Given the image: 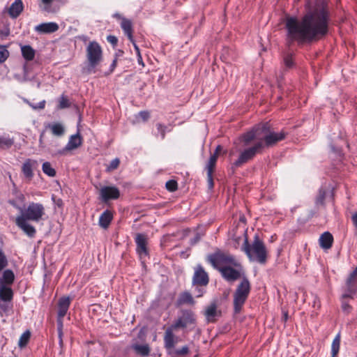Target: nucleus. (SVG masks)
Returning a JSON list of instances; mask_svg holds the SVG:
<instances>
[{
    "label": "nucleus",
    "instance_id": "nucleus-1",
    "mask_svg": "<svg viewBox=\"0 0 357 357\" xmlns=\"http://www.w3.org/2000/svg\"><path fill=\"white\" fill-rule=\"evenodd\" d=\"M330 13L327 6L321 2L310 8L299 20L289 17L286 20L287 41L292 43H311L324 38L328 33Z\"/></svg>",
    "mask_w": 357,
    "mask_h": 357
},
{
    "label": "nucleus",
    "instance_id": "nucleus-2",
    "mask_svg": "<svg viewBox=\"0 0 357 357\" xmlns=\"http://www.w3.org/2000/svg\"><path fill=\"white\" fill-rule=\"evenodd\" d=\"M207 261L215 268L218 269L222 277L229 282H233L239 278L242 279L240 271L230 266H223L218 267L220 264H232L236 266V261L234 257L230 255H225L221 252H216L207 257Z\"/></svg>",
    "mask_w": 357,
    "mask_h": 357
},
{
    "label": "nucleus",
    "instance_id": "nucleus-3",
    "mask_svg": "<svg viewBox=\"0 0 357 357\" xmlns=\"http://www.w3.org/2000/svg\"><path fill=\"white\" fill-rule=\"evenodd\" d=\"M241 250L245 252L250 261L264 264L267 261L266 248L258 234L255 235L252 243H249L248 236L245 235Z\"/></svg>",
    "mask_w": 357,
    "mask_h": 357
},
{
    "label": "nucleus",
    "instance_id": "nucleus-4",
    "mask_svg": "<svg viewBox=\"0 0 357 357\" xmlns=\"http://www.w3.org/2000/svg\"><path fill=\"white\" fill-rule=\"evenodd\" d=\"M86 56L87 65L84 68V72L95 73V69L100 65L103 58L102 47L98 42L91 41L89 43L86 48Z\"/></svg>",
    "mask_w": 357,
    "mask_h": 357
},
{
    "label": "nucleus",
    "instance_id": "nucleus-5",
    "mask_svg": "<svg viewBox=\"0 0 357 357\" xmlns=\"http://www.w3.org/2000/svg\"><path fill=\"white\" fill-rule=\"evenodd\" d=\"M251 290V285L249 280L245 275H243L241 282L238 284L234 293V311L238 314L246 300L248 298Z\"/></svg>",
    "mask_w": 357,
    "mask_h": 357
},
{
    "label": "nucleus",
    "instance_id": "nucleus-6",
    "mask_svg": "<svg viewBox=\"0 0 357 357\" xmlns=\"http://www.w3.org/2000/svg\"><path fill=\"white\" fill-rule=\"evenodd\" d=\"M45 214V207L42 204L31 202L26 208L22 210L21 215L18 217L38 222L43 219Z\"/></svg>",
    "mask_w": 357,
    "mask_h": 357
},
{
    "label": "nucleus",
    "instance_id": "nucleus-7",
    "mask_svg": "<svg viewBox=\"0 0 357 357\" xmlns=\"http://www.w3.org/2000/svg\"><path fill=\"white\" fill-rule=\"evenodd\" d=\"M264 149L262 141H258L254 146L245 149L241 153L238 158L234 162V165L236 167H241L252 159L257 153H259Z\"/></svg>",
    "mask_w": 357,
    "mask_h": 357
},
{
    "label": "nucleus",
    "instance_id": "nucleus-8",
    "mask_svg": "<svg viewBox=\"0 0 357 357\" xmlns=\"http://www.w3.org/2000/svg\"><path fill=\"white\" fill-rule=\"evenodd\" d=\"M286 136L285 132L281 131L280 132H275L270 130V126L268 124V129L265 131L261 130V139L264 143V148L265 146L270 147L275 145L280 141L284 139Z\"/></svg>",
    "mask_w": 357,
    "mask_h": 357
},
{
    "label": "nucleus",
    "instance_id": "nucleus-9",
    "mask_svg": "<svg viewBox=\"0 0 357 357\" xmlns=\"http://www.w3.org/2000/svg\"><path fill=\"white\" fill-rule=\"evenodd\" d=\"M196 324V318L195 313L190 310H184L181 311V315L172 324L174 329L184 328L190 325Z\"/></svg>",
    "mask_w": 357,
    "mask_h": 357
},
{
    "label": "nucleus",
    "instance_id": "nucleus-10",
    "mask_svg": "<svg viewBox=\"0 0 357 357\" xmlns=\"http://www.w3.org/2000/svg\"><path fill=\"white\" fill-rule=\"evenodd\" d=\"M268 129V123L257 125L250 131L243 134L241 136V140L244 146H248L254 139H261V130L266 131Z\"/></svg>",
    "mask_w": 357,
    "mask_h": 357
},
{
    "label": "nucleus",
    "instance_id": "nucleus-11",
    "mask_svg": "<svg viewBox=\"0 0 357 357\" xmlns=\"http://www.w3.org/2000/svg\"><path fill=\"white\" fill-rule=\"evenodd\" d=\"M192 277V284L195 286H207L209 282V277L201 264L195 267Z\"/></svg>",
    "mask_w": 357,
    "mask_h": 357
},
{
    "label": "nucleus",
    "instance_id": "nucleus-12",
    "mask_svg": "<svg viewBox=\"0 0 357 357\" xmlns=\"http://www.w3.org/2000/svg\"><path fill=\"white\" fill-rule=\"evenodd\" d=\"M135 242L136 243V252L139 257L147 256L149 255L147 235L137 233L135 237Z\"/></svg>",
    "mask_w": 357,
    "mask_h": 357
},
{
    "label": "nucleus",
    "instance_id": "nucleus-13",
    "mask_svg": "<svg viewBox=\"0 0 357 357\" xmlns=\"http://www.w3.org/2000/svg\"><path fill=\"white\" fill-rule=\"evenodd\" d=\"M100 195L102 202H107L111 199H118L120 191L115 186H104L100 190Z\"/></svg>",
    "mask_w": 357,
    "mask_h": 357
},
{
    "label": "nucleus",
    "instance_id": "nucleus-14",
    "mask_svg": "<svg viewBox=\"0 0 357 357\" xmlns=\"http://www.w3.org/2000/svg\"><path fill=\"white\" fill-rule=\"evenodd\" d=\"M29 221L28 220L17 216L15 220V224L27 236L33 238L36 236V229L33 225L29 223Z\"/></svg>",
    "mask_w": 357,
    "mask_h": 357
},
{
    "label": "nucleus",
    "instance_id": "nucleus-15",
    "mask_svg": "<svg viewBox=\"0 0 357 357\" xmlns=\"http://www.w3.org/2000/svg\"><path fill=\"white\" fill-rule=\"evenodd\" d=\"M82 137L78 132L76 134L73 135L70 137L68 142L67 143L66 146L63 149L59 150L57 153L59 155H63L66 153V151L77 149L82 145Z\"/></svg>",
    "mask_w": 357,
    "mask_h": 357
},
{
    "label": "nucleus",
    "instance_id": "nucleus-16",
    "mask_svg": "<svg viewBox=\"0 0 357 357\" xmlns=\"http://www.w3.org/2000/svg\"><path fill=\"white\" fill-rule=\"evenodd\" d=\"M71 299L69 296H63L58 301L57 316L59 318H63L69 309Z\"/></svg>",
    "mask_w": 357,
    "mask_h": 357
},
{
    "label": "nucleus",
    "instance_id": "nucleus-17",
    "mask_svg": "<svg viewBox=\"0 0 357 357\" xmlns=\"http://www.w3.org/2000/svg\"><path fill=\"white\" fill-rule=\"evenodd\" d=\"M38 166V162L35 160L27 159L23 163L22 171L24 176L29 179H31L33 176V169Z\"/></svg>",
    "mask_w": 357,
    "mask_h": 357
},
{
    "label": "nucleus",
    "instance_id": "nucleus-18",
    "mask_svg": "<svg viewBox=\"0 0 357 357\" xmlns=\"http://www.w3.org/2000/svg\"><path fill=\"white\" fill-rule=\"evenodd\" d=\"M356 278L357 275H354V271H352L346 282L347 288L348 290V294H344L342 297L343 298H351L350 294H355L357 292V287H356Z\"/></svg>",
    "mask_w": 357,
    "mask_h": 357
},
{
    "label": "nucleus",
    "instance_id": "nucleus-19",
    "mask_svg": "<svg viewBox=\"0 0 357 357\" xmlns=\"http://www.w3.org/2000/svg\"><path fill=\"white\" fill-rule=\"evenodd\" d=\"M24 4L22 0H15L8 9V13L11 18H17L23 11Z\"/></svg>",
    "mask_w": 357,
    "mask_h": 357
},
{
    "label": "nucleus",
    "instance_id": "nucleus-20",
    "mask_svg": "<svg viewBox=\"0 0 357 357\" xmlns=\"http://www.w3.org/2000/svg\"><path fill=\"white\" fill-rule=\"evenodd\" d=\"M59 29V25L55 22L42 23L35 27V30L41 33H52Z\"/></svg>",
    "mask_w": 357,
    "mask_h": 357
},
{
    "label": "nucleus",
    "instance_id": "nucleus-21",
    "mask_svg": "<svg viewBox=\"0 0 357 357\" xmlns=\"http://www.w3.org/2000/svg\"><path fill=\"white\" fill-rule=\"evenodd\" d=\"M174 329L172 327V325L167 328L165 336H164V342L165 347L167 349L169 350L174 347L176 342L174 340V335L173 333V330Z\"/></svg>",
    "mask_w": 357,
    "mask_h": 357
},
{
    "label": "nucleus",
    "instance_id": "nucleus-22",
    "mask_svg": "<svg viewBox=\"0 0 357 357\" xmlns=\"http://www.w3.org/2000/svg\"><path fill=\"white\" fill-rule=\"evenodd\" d=\"M121 27L123 29L124 34L127 36L128 40L131 43H133V29L131 20L127 18L122 19V21L121 22Z\"/></svg>",
    "mask_w": 357,
    "mask_h": 357
},
{
    "label": "nucleus",
    "instance_id": "nucleus-23",
    "mask_svg": "<svg viewBox=\"0 0 357 357\" xmlns=\"http://www.w3.org/2000/svg\"><path fill=\"white\" fill-rule=\"evenodd\" d=\"M319 241L321 248L324 249H329L333 245V235L328 231H325L321 235Z\"/></svg>",
    "mask_w": 357,
    "mask_h": 357
},
{
    "label": "nucleus",
    "instance_id": "nucleus-24",
    "mask_svg": "<svg viewBox=\"0 0 357 357\" xmlns=\"http://www.w3.org/2000/svg\"><path fill=\"white\" fill-rule=\"evenodd\" d=\"M113 219V214L109 210H105L99 218V225L107 229Z\"/></svg>",
    "mask_w": 357,
    "mask_h": 357
},
{
    "label": "nucleus",
    "instance_id": "nucleus-25",
    "mask_svg": "<svg viewBox=\"0 0 357 357\" xmlns=\"http://www.w3.org/2000/svg\"><path fill=\"white\" fill-rule=\"evenodd\" d=\"M13 298V291L10 287L4 284L0 285V300L2 301H11Z\"/></svg>",
    "mask_w": 357,
    "mask_h": 357
},
{
    "label": "nucleus",
    "instance_id": "nucleus-26",
    "mask_svg": "<svg viewBox=\"0 0 357 357\" xmlns=\"http://www.w3.org/2000/svg\"><path fill=\"white\" fill-rule=\"evenodd\" d=\"M14 280L15 275L13 271L10 269L5 270L3 273L2 278H0V285H11L13 283Z\"/></svg>",
    "mask_w": 357,
    "mask_h": 357
},
{
    "label": "nucleus",
    "instance_id": "nucleus-27",
    "mask_svg": "<svg viewBox=\"0 0 357 357\" xmlns=\"http://www.w3.org/2000/svg\"><path fill=\"white\" fill-rule=\"evenodd\" d=\"M178 303L180 305H183V304L193 305L195 303V301L190 292L184 291L180 294L179 298L178 299Z\"/></svg>",
    "mask_w": 357,
    "mask_h": 357
},
{
    "label": "nucleus",
    "instance_id": "nucleus-28",
    "mask_svg": "<svg viewBox=\"0 0 357 357\" xmlns=\"http://www.w3.org/2000/svg\"><path fill=\"white\" fill-rule=\"evenodd\" d=\"M132 348L137 354L142 357H146L149 355L150 348L148 344H134Z\"/></svg>",
    "mask_w": 357,
    "mask_h": 357
},
{
    "label": "nucleus",
    "instance_id": "nucleus-29",
    "mask_svg": "<svg viewBox=\"0 0 357 357\" xmlns=\"http://www.w3.org/2000/svg\"><path fill=\"white\" fill-rule=\"evenodd\" d=\"M22 54L26 61H31L35 56V50L30 45L22 47Z\"/></svg>",
    "mask_w": 357,
    "mask_h": 357
},
{
    "label": "nucleus",
    "instance_id": "nucleus-30",
    "mask_svg": "<svg viewBox=\"0 0 357 357\" xmlns=\"http://www.w3.org/2000/svg\"><path fill=\"white\" fill-rule=\"evenodd\" d=\"M50 128L52 134L57 137H61L64 135L65 128L60 123H55L52 125H50Z\"/></svg>",
    "mask_w": 357,
    "mask_h": 357
},
{
    "label": "nucleus",
    "instance_id": "nucleus-31",
    "mask_svg": "<svg viewBox=\"0 0 357 357\" xmlns=\"http://www.w3.org/2000/svg\"><path fill=\"white\" fill-rule=\"evenodd\" d=\"M58 102L57 108L59 109L69 108L72 104L69 98L64 94L61 95V96L58 99Z\"/></svg>",
    "mask_w": 357,
    "mask_h": 357
},
{
    "label": "nucleus",
    "instance_id": "nucleus-32",
    "mask_svg": "<svg viewBox=\"0 0 357 357\" xmlns=\"http://www.w3.org/2000/svg\"><path fill=\"white\" fill-rule=\"evenodd\" d=\"M205 315L208 321H213L214 317L217 315V307L215 304L209 305L205 312Z\"/></svg>",
    "mask_w": 357,
    "mask_h": 357
},
{
    "label": "nucleus",
    "instance_id": "nucleus-33",
    "mask_svg": "<svg viewBox=\"0 0 357 357\" xmlns=\"http://www.w3.org/2000/svg\"><path fill=\"white\" fill-rule=\"evenodd\" d=\"M340 334L338 333L333 340L331 345V355L333 356H337L339 350H340Z\"/></svg>",
    "mask_w": 357,
    "mask_h": 357
},
{
    "label": "nucleus",
    "instance_id": "nucleus-34",
    "mask_svg": "<svg viewBox=\"0 0 357 357\" xmlns=\"http://www.w3.org/2000/svg\"><path fill=\"white\" fill-rule=\"evenodd\" d=\"M42 170L44 174L50 177H54L56 176V170L52 167L50 162H45L42 165Z\"/></svg>",
    "mask_w": 357,
    "mask_h": 357
},
{
    "label": "nucleus",
    "instance_id": "nucleus-35",
    "mask_svg": "<svg viewBox=\"0 0 357 357\" xmlns=\"http://www.w3.org/2000/svg\"><path fill=\"white\" fill-rule=\"evenodd\" d=\"M31 337V333L29 331H25L22 334L18 342V346L21 348L25 347Z\"/></svg>",
    "mask_w": 357,
    "mask_h": 357
},
{
    "label": "nucleus",
    "instance_id": "nucleus-36",
    "mask_svg": "<svg viewBox=\"0 0 357 357\" xmlns=\"http://www.w3.org/2000/svg\"><path fill=\"white\" fill-rule=\"evenodd\" d=\"M283 62L284 66L289 69L294 66V60L293 58V54L291 53H287L284 56Z\"/></svg>",
    "mask_w": 357,
    "mask_h": 357
},
{
    "label": "nucleus",
    "instance_id": "nucleus-37",
    "mask_svg": "<svg viewBox=\"0 0 357 357\" xmlns=\"http://www.w3.org/2000/svg\"><path fill=\"white\" fill-rule=\"evenodd\" d=\"M216 154H213L210 156L209 160L206 165V169L207 172L213 173L217 162Z\"/></svg>",
    "mask_w": 357,
    "mask_h": 357
},
{
    "label": "nucleus",
    "instance_id": "nucleus-38",
    "mask_svg": "<svg viewBox=\"0 0 357 357\" xmlns=\"http://www.w3.org/2000/svg\"><path fill=\"white\" fill-rule=\"evenodd\" d=\"M326 190L323 188H321L319 190L318 195L316 198V204L317 205H323L324 203V199L326 197Z\"/></svg>",
    "mask_w": 357,
    "mask_h": 357
},
{
    "label": "nucleus",
    "instance_id": "nucleus-39",
    "mask_svg": "<svg viewBox=\"0 0 357 357\" xmlns=\"http://www.w3.org/2000/svg\"><path fill=\"white\" fill-rule=\"evenodd\" d=\"M13 143V140L10 138L0 137V149H8Z\"/></svg>",
    "mask_w": 357,
    "mask_h": 357
},
{
    "label": "nucleus",
    "instance_id": "nucleus-40",
    "mask_svg": "<svg viewBox=\"0 0 357 357\" xmlns=\"http://www.w3.org/2000/svg\"><path fill=\"white\" fill-rule=\"evenodd\" d=\"M24 101L33 109H42L45 108V100H43L40 101L39 102L35 104L32 103L26 99H24Z\"/></svg>",
    "mask_w": 357,
    "mask_h": 357
},
{
    "label": "nucleus",
    "instance_id": "nucleus-41",
    "mask_svg": "<svg viewBox=\"0 0 357 357\" xmlns=\"http://www.w3.org/2000/svg\"><path fill=\"white\" fill-rule=\"evenodd\" d=\"M120 164V160L118 158H116L111 160L109 164L107 165L106 170L107 172H112L118 168Z\"/></svg>",
    "mask_w": 357,
    "mask_h": 357
},
{
    "label": "nucleus",
    "instance_id": "nucleus-42",
    "mask_svg": "<svg viewBox=\"0 0 357 357\" xmlns=\"http://www.w3.org/2000/svg\"><path fill=\"white\" fill-rule=\"evenodd\" d=\"M9 301H2L0 300V316L3 317L9 310Z\"/></svg>",
    "mask_w": 357,
    "mask_h": 357
},
{
    "label": "nucleus",
    "instance_id": "nucleus-43",
    "mask_svg": "<svg viewBox=\"0 0 357 357\" xmlns=\"http://www.w3.org/2000/svg\"><path fill=\"white\" fill-rule=\"evenodd\" d=\"M9 56V52L6 47L0 45V63L4 62Z\"/></svg>",
    "mask_w": 357,
    "mask_h": 357
},
{
    "label": "nucleus",
    "instance_id": "nucleus-44",
    "mask_svg": "<svg viewBox=\"0 0 357 357\" xmlns=\"http://www.w3.org/2000/svg\"><path fill=\"white\" fill-rule=\"evenodd\" d=\"M166 188L169 192H174L178 188L177 182L174 180H169L165 184Z\"/></svg>",
    "mask_w": 357,
    "mask_h": 357
},
{
    "label": "nucleus",
    "instance_id": "nucleus-45",
    "mask_svg": "<svg viewBox=\"0 0 357 357\" xmlns=\"http://www.w3.org/2000/svg\"><path fill=\"white\" fill-rule=\"evenodd\" d=\"M8 265L7 259L3 252L0 250V271Z\"/></svg>",
    "mask_w": 357,
    "mask_h": 357
},
{
    "label": "nucleus",
    "instance_id": "nucleus-46",
    "mask_svg": "<svg viewBox=\"0 0 357 357\" xmlns=\"http://www.w3.org/2000/svg\"><path fill=\"white\" fill-rule=\"evenodd\" d=\"M189 353V348L187 345L183 346L181 349H177L174 351V354L178 356H185Z\"/></svg>",
    "mask_w": 357,
    "mask_h": 357
},
{
    "label": "nucleus",
    "instance_id": "nucleus-47",
    "mask_svg": "<svg viewBox=\"0 0 357 357\" xmlns=\"http://www.w3.org/2000/svg\"><path fill=\"white\" fill-rule=\"evenodd\" d=\"M156 127H157V130H158V132H160V134L161 135V139H164L165 137L167 127L160 123L156 124Z\"/></svg>",
    "mask_w": 357,
    "mask_h": 357
},
{
    "label": "nucleus",
    "instance_id": "nucleus-48",
    "mask_svg": "<svg viewBox=\"0 0 357 357\" xmlns=\"http://www.w3.org/2000/svg\"><path fill=\"white\" fill-rule=\"evenodd\" d=\"M206 286H195V292L196 294V297H201L206 292V290L204 287Z\"/></svg>",
    "mask_w": 357,
    "mask_h": 357
},
{
    "label": "nucleus",
    "instance_id": "nucleus-49",
    "mask_svg": "<svg viewBox=\"0 0 357 357\" xmlns=\"http://www.w3.org/2000/svg\"><path fill=\"white\" fill-rule=\"evenodd\" d=\"M107 40L109 43H110L113 47H115L118 43V38L113 35H109L107 37Z\"/></svg>",
    "mask_w": 357,
    "mask_h": 357
},
{
    "label": "nucleus",
    "instance_id": "nucleus-50",
    "mask_svg": "<svg viewBox=\"0 0 357 357\" xmlns=\"http://www.w3.org/2000/svg\"><path fill=\"white\" fill-rule=\"evenodd\" d=\"M202 236L203 234L199 232L196 233L195 236L190 239V245H195V244H197L201 240Z\"/></svg>",
    "mask_w": 357,
    "mask_h": 357
},
{
    "label": "nucleus",
    "instance_id": "nucleus-51",
    "mask_svg": "<svg viewBox=\"0 0 357 357\" xmlns=\"http://www.w3.org/2000/svg\"><path fill=\"white\" fill-rule=\"evenodd\" d=\"M57 331L58 336L63 335V318H59L57 319Z\"/></svg>",
    "mask_w": 357,
    "mask_h": 357
},
{
    "label": "nucleus",
    "instance_id": "nucleus-52",
    "mask_svg": "<svg viewBox=\"0 0 357 357\" xmlns=\"http://www.w3.org/2000/svg\"><path fill=\"white\" fill-rule=\"evenodd\" d=\"M207 181L209 189H213L214 186L213 173L207 172Z\"/></svg>",
    "mask_w": 357,
    "mask_h": 357
},
{
    "label": "nucleus",
    "instance_id": "nucleus-53",
    "mask_svg": "<svg viewBox=\"0 0 357 357\" xmlns=\"http://www.w3.org/2000/svg\"><path fill=\"white\" fill-rule=\"evenodd\" d=\"M138 116L144 121H146L149 117H150V114L149 112L147 111H141L139 112L138 114Z\"/></svg>",
    "mask_w": 357,
    "mask_h": 357
},
{
    "label": "nucleus",
    "instance_id": "nucleus-54",
    "mask_svg": "<svg viewBox=\"0 0 357 357\" xmlns=\"http://www.w3.org/2000/svg\"><path fill=\"white\" fill-rule=\"evenodd\" d=\"M342 309L344 312L349 314L351 311V307L347 303L343 301L342 303Z\"/></svg>",
    "mask_w": 357,
    "mask_h": 357
},
{
    "label": "nucleus",
    "instance_id": "nucleus-55",
    "mask_svg": "<svg viewBox=\"0 0 357 357\" xmlns=\"http://www.w3.org/2000/svg\"><path fill=\"white\" fill-rule=\"evenodd\" d=\"M59 347H61L60 353H62V349L63 347V335L59 336Z\"/></svg>",
    "mask_w": 357,
    "mask_h": 357
},
{
    "label": "nucleus",
    "instance_id": "nucleus-56",
    "mask_svg": "<svg viewBox=\"0 0 357 357\" xmlns=\"http://www.w3.org/2000/svg\"><path fill=\"white\" fill-rule=\"evenodd\" d=\"M112 16L114 18H116L117 20H121V21H122V19L125 18L124 17H122V15L119 13H114Z\"/></svg>",
    "mask_w": 357,
    "mask_h": 357
},
{
    "label": "nucleus",
    "instance_id": "nucleus-57",
    "mask_svg": "<svg viewBox=\"0 0 357 357\" xmlns=\"http://www.w3.org/2000/svg\"><path fill=\"white\" fill-rule=\"evenodd\" d=\"M222 146L220 145L217 146V147H216V149L215 150V152L213 153V154H216L217 158L218 157V155H219L220 152L222 151Z\"/></svg>",
    "mask_w": 357,
    "mask_h": 357
},
{
    "label": "nucleus",
    "instance_id": "nucleus-58",
    "mask_svg": "<svg viewBox=\"0 0 357 357\" xmlns=\"http://www.w3.org/2000/svg\"><path fill=\"white\" fill-rule=\"evenodd\" d=\"M133 46H134V48H135V50L136 51L137 55H139V54H140V52H139V47L137 45V44L135 43V40L133 39V43H132Z\"/></svg>",
    "mask_w": 357,
    "mask_h": 357
},
{
    "label": "nucleus",
    "instance_id": "nucleus-59",
    "mask_svg": "<svg viewBox=\"0 0 357 357\" xmlns=\"http://www.w3.org/2000/svg\"><path fill=\"white\" fill-rule=\"evenodd\" d=\"M55 202L59 207H61L63 206V201L61 199H58Z\"/></svg>",
    "mask_w": 357,
    "mask_h": 357
},
{
    "label": "nucleus",
    "instance_id": "nucleus-60",
    "mask_svg": "<svg viewBox=\"0 0 357 357\" xmlns=\"http://www.w3.org/2000/svg\"><path fill=\"white\" fill-rule=\"evenodd\" d=\"M137 56H138V59H137V60H138V63H139V64H142V65H143V66H144V63H143V61H142V58L141 54H139V55H137Z\"/></svg>",
    "mask_w": 357,
    "mask_h": 357
},
{
    "label": "nucleus",
    "instance_id": "nucleus-61",
    "mask_svg": "<svg viewBox=\"0 0 357 357\" xmlns=\"http://www.w3.org/2000/svg\"><path fill=\"white\" fill-rule=\"evenodd\" d=\"M116 66V59H114L112 63L111 64L112 70H113Z\"/></svg>",
    "mask_w": 357,
    "mask_h": 357
},
{
    "label": "nucleus",
    "instance_id": "nucleus-62",
    "mask_svg": "<svg viewBox=\"0 0 357 357\" xmlns=\"http://www.w3.org/2000/svg\"><path fill=\"white\" fill-rule=\"evenodd\" d=\"M353 271H354V275H357V266L355 268V269Z\"/></svg>",
    "mask_w": 357,
    "mask_h": 357
},
{
    "label": "nucleus",
    "instance_id": "nucleus-63",
    "mask_svg": "<svg viewBox=\"0 0 357 357\" xmlns=\"http://www.w3.org/2000/svg\"><path fill=\"white\" fill-rule=\"evenodd\" d=\"M42 137H43V134L40 137V140L39 141H40V143L42 142Z\"/></svg>",
    "mask_w": 357,
    "mask_h": 357
},
{
    "label": "nucleus",
    "instance_id": "nucleus-64",
    "mask_svg": "<svg viewBox=\"0 0 357 357\" xmlns=\"http://www.w3.org/2000/svg\"><path fill=\"white\" fill-rule=\"evenodd\" d=\"M287 313H285V314H284V319H287Z\"/></svg>",
    "mask_w": 357,
    "mask_h": 357
}]
</instances>
